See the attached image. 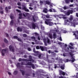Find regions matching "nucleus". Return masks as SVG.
<instances>
[{
	"label": "nucleus",
	"instance_id": "1",
	"mask_svg": "<svg viewBox=\"0 0 78 78\" xmlns=\"http://www.w3.org/2000/svg\"><path fill=\"white\" fill-rule=\"evenodd\" d=\"M58 27H57V28H55V30H51L50 32L47 33L46 34L50 38V39H52L53 38H54V39H55V38H56V33L55 32H56L57 33H58V32H59V33L62 32V33H66V31L64 30H63L61 31V30L60 29L59 30H58Z\"/></svg>",
	"mask_w": 78,
	"mask_h": 78
},
{
	"label": "nucleus",
	"instance_id": "2",
	"mask_svg": "<svg viewBox=\"0 0 78 78\" xmlns=\"http://www.w3.org/2000/svg\"><path fill=\"white\" fill-rule=\"evenodd\" d=\"M73 18V16L71 15L69 20H65V25H67L72 26V27H75V25H78V23H75V22L76 21L75 20L72 22Z\"/></svg>",
	"mask_w": 78,
	"mask_h": 78
},
{
	"label": "nucleus",
	"instance_id": "3",
	"mask_svg": "<svg viewBox=\"0 0 78 78\" xmlns=\"http://www.w3.org/2000/svg\"><path fill=\"white\" fill-rule=\"evenodd\" d=\"M50 1L51 0H49ZM40 4L41 5H42L44 3L45 5L47 4V5H49V7L50 8L53 7V5L55 6V4H54L53 3H51V2L49 1V0H43V1L40 0Z\"/></svg>",
	"mask_w": 78,
	"mask_h": 78
},
{
	"label": "nucleus",
	"instance_id": "4",
	"mask_svg": "<svg viewBox=\"0 0 78 78\" xmlns=\"http://www.w3.org/2000/svg\"><path fill=\"white\" fill-rule=\"evenodd\" d=\"M58 9H59L61 12H64L65 15L66 16H69L70 14H72L73 13V10H69L67 11H64L62 9H60L59 8H58Z\"/></svg>",
	"mask_w": 78,
	"mask_h": 78
},
{
	"label": "nucleus",
	"instance_id": "5",
	"mask_svg": "<svg viewBox=\"0 0 78 78\" xmlns=\"http://www.w3.org/2000/svg\"><path fill=\"white\" fill-rule=\"evenodd\" d=\"M70 55L71 56V60H69L68 59H66V61L64 60V61L65 62H69V61H71L72 62H74L75 61V56L73 55H72V53H70Z\"/></svg>",
	"mask_w": 78,
	"mask_h": 78
},
{
	"label": "nucleus",
	"instance_id": "6",
	"mask_svg": "<svg viewBox=\"0 0 78 78\" xmlns=\"http://www.w3.org/2000/svg\"><path fill=\"white\" fill-rule=\"evenodd\" d=\"M42 18H43L44 20H46V19H46L45 17L46 18H53V17H56V16L55 15H45L43 14H42Z\"/></svg>",
	"mask_w": 78,
	"mask_h": 78
},
{
	"label": "nucleus",
	"instance_id": "7",
	"mask_svg": "<svg viewBox=\"0 0 78 78\" xmlns=\"http://www.w3.org/2000/svg\"><path fill=\"white\" fill-rule=\"evenodd\" d=\"M52 20L51 19H46V20L45 21V23L46 25H48L49 26H53L54 25V23L53 22L49 21H51Z\"/></svg>",
	"mask_w": 78,
	"mask_h": 78
},
{
	"label": "nucleus",
	"instance_id": "8",
	"mask_svg": "<svg viewBox=\"0 0 78 78\" xmlns=\"http://www.w3.org/2000/svg\"><path fill=\"white\" fill-rule=\"evenodd\" d=\"M28 26L30 28H32V29H35V28L36 27L37 28H39L38 26L37 25V24H34L33 23H31V25H28Z\"/></svg>",
	"mask_w": 78,
	"mask_h": 78
},
{
	"label": "nucleus",
	"instance_id": "9",
	"mask_svg": "<svg viewBox=\"0 0 78 78\" xmlns=\"http://www.w3.org/2000/svg\"><path fill=\"white\" fill-rule=\"evenodd\" d=\"M55 18H56V20H58V18H60V19H61V18H63V19H67V17H65V15H63L62 14H60L58 15H56V16H55ZM57 17L58 19L57 18Z\"/></svg>",
	"mask_w": 78,
	"mask_h": 78
},
{
	"label": "nucleus",
	"instance_id": "10",
	"mask_svg": "<svg viewBox=\"0 0 78 78\" xmlns=\"http://www.w3.org/2000/svg\"><path fill=\"white\" fill-rule=\"evenodd\" d=\"M28 62L27 64H25V65H29V66H31L32 67V68L33 69H34V66L33 64H32L31 62Z\"/></svg>",
	"mask_w": 78,
	"mask_h": 78
},
{
	"label": "nucleus",
	"instance_id": "11",
	"mask_svg": "<svg viewBox=\"0 0 78 78\" xmlns=\"http://www.w3.org/2000/svg\"><path fill=\"white\" fill-rule=\"evenodd\" d=\"M74 0H64V1H65L66 3V4H69L70 2L73 3Z\"/></svg>",
	"mask_w": 78,
	"mask_h": 78
},
{
	"label": "nucleus",
	"instance_id": "12",
	"mask_svg": "<svg viewBox=\"0 0 78 78\" xmlns=\"http://www.w3.org/2000/svg\"><path fill=\"white\" fill-rule=\"evenodd\" d=\"M59 75H62L63 76H64L65 75H67V74H66V73L63 72L61 70H59Z\"/></svg>",
	"mask_w": 78,
	"mask_h": 78
},
{
	"label": "nucleus",
	"instance_id": "13",
	"mask_svg": "<svg viewBox=\"0 0 78 78\" xmlns=\"http://www.w3.org/2000/svg\"><path fill=\"white\" fill-rule=\"evenodd\" d=\"M6 50H7V49H3L1 51L2 56H4V55H5V54L6 51Z\"/></svg>",
	"mask_w": 78,
	"mask_h": 78
},
{
	"label": "nucleus",
	"instance_id": "14",
	"mask_svg": "<svg viewBox=\"0 0 78 78\" xmlns=\"http://www.w3.org/2000/svg\"><path fill=\"white\" fill-rule=\"evenodd\" d=\"M42 39H43V41L44 42L45 45L46 46L47 45V40L45 39V37H42Z\"/></svg>",
	"mask_w": 78,
	"mask_h": 78
},
{
	"label": "nucleus",
	"instance_id": "15",
	"mask_svg": "<svg viewBox=\"0 0 78 78\" xmlns=\"http://www.w3.org/2000/svg\"><path fill=\"white\" fill-rule=\"evenodd\" d=\"M33 3L34 4H33V3H30V4L29 5V6H36V5H35V4H36L37 3V2L35 1L34 2H33Z\"/></svg>",
	"mask_w": 78,
	"mask_h": 78
},
{
	"label": "nucleus",
	"instance_id": "16",
	"mask_svg": "<svg viewBox=\"0 0 78 78\" xmlns=\"http://www.w3.org/2000/svg\"><path fill=\"white\" fill-rule=\"evenodd\" d=\"M35 48H34L33 50V51L35 53H36V54H37V55H35V56H37V55H38V54H39V51H35Z\"/></svg>",
	"mask_w": 78,
	"mask_h": 78
},
{
	"label": "nucleus",
	"instance_id": "17",
	"mask_svg": "<svg viewBox=\"0 0 78 78\" xmlns=\"http://www.w3.org/2000/svg\"><path fill=\"white\" fill-rule=\"evenodd\" d=\"M9 48L10 50V51L13 52V51H14V49L12 47V46H10L9 47Z\"/></svg>",
	"mask_w": 78,
	"mask_h": 78
},
{
	"label": "nucleus",
	"instance_id": "18",
	"mask_svg": "<svg viewBox=\"0 0 78 78\" xmlns=\"http://www.w3.org/2000/svg\"><path fill=\"white\" fill-rule=\"evenodd\" d=\"M49 12H56V10L54 9H53L52 8H51L49 10Z\"/></svg>",
	"mask_w": 78,
	"mask_h": 78
},
{
	"label": "nucleus",
	"instance_id": "19",
	"mask_svg": "<svg viewBox=\"0 0 78 78\" xmlns=\"http://www.w3.org/2000/svg\"><path fill=\"white\" fill-rule=\"evenodd\" d=\"M14 39H17L18 41H21V39L18 38L17 37V36H15L13 37Z\"/></svg>",
	"mask_w": 78,
	"mask_h": 78
},
{
	"label": "nucleus",
	"instance_id": "20",
	"mask_svg": "<svg viewBox=\"0 0 78 78\" xmlns=\"http://www.w3.org/2000/svg\"><path fill=\"white\" fill-rule=\"evenodd\" d=\"M46 39L47 40V43L48 44H51V42L50 41V39H48V37H47L46 38Z\"/></svg>",
	"mask_w": 78,
	"mask_h": 78
},
{
	"label": "nucleus",
	"instance_id": "21",
	"mask_svg": "<svg viewBox=\"0 0 78 78\" xmlns=\"http://www.w3.org/2000/svg\"><path fill=\"white\" fill-rule=\"evenodd\" d=\"M44 60L45 61H48V62H53V61H51V62L50 61H49L48 59V56H47V58L46 59H44Z\"/></svg>",
	"mask_w": 78,
	"mask_h": 78
},
{
	"label": "nucleus",
	"instance_id": "22",
	"mask_svg": "<svg viewBox=\"0 0 78 78\" xmlns=\"http://www.w3.org/2000/svg\"><path fill=\"white\" fill-rule=\"evenodd\" d=\"M74 66L75 67H76V70H78V65L76 64H75Z\"/></svg>",
	"mask_w": 78,
	"mask_h": 78
},
{
	"label": "nucleus",
	"instance_id": "23",
	"mask_svg": "<svg viewBox=\"0 0 78 78\" xmlns=\"http://www.w3.org/2000/svg\"><path fill=\"white\" fill-rule=\"evenodd\" d=\"M65 67V66H64V64H63V65L61 66L60 68L62 69V70H64Z\"/></svg>",
	"mask_w": 78,
	"mask_h": 78
},
{
	"label": "nucleus",
	"instance_id": "24",
	"mask_svg": "<svg viewBox=\"0 0 78 78\" xmlns=\"http://www.w3.org/2000/svg\"><path fill=\"white\" fill-rule=\"evenodd\" d=\"M44 12V13H47V12H48V10H47V9L46 8H45L43 11Z\"/></svg>",
	"mask_w": 78,
	"mask_h": 78
},
{
	"label": "nucleus",
	"instance_id": "25",
	"mask_svg": "<svg viewBox=\"0 0 78 78\" xmlns=\"http://www.w3.org/2000/svg\"><path fill=\"white\" fill-rule=\"evenodd\" d=\"M23 9H24L25 11H27V12H28V11H29V10L27 9L25 7H23Z\"/></svg>",
	"mask_w": 78,
	"mask_h": 78
},
{
	"label": "nucleus",
	"instance_id": "26",
	"mask_svg": "<svg viewBox=\"0 0 78 78\" xmlns=\"http://www.w3.org/2000/svg\"><path fill=\"white\" fill-rule=\"evenodd\" d=\"M40 48L42 50V51H44V49L45 48H46L42 46H40Z\"/></svg>",
	"mask_w": 78,
	"mask_h": 78
},
{
	"label": "nucleus",
	"instance_id": "27",
	"mask_svg": "<svg viewBox=\"0 0 78 78\" xmlns=\"http://www.w3.org/2000/svg\"><path fill=\"white\" fill-rule=\"evenodd\" d=\"M23 16L24 17H26V16H28V13H24L23 14Z\"/></svg>",
	"mask_w": 78,
	"mask_h": 78
},
{
	"label": "nucleus",
	"instance_id": "28",
	"mask_svg": "<svg viewBox=\"0 0 78 78\" xmlns=\"http://www.w3.org/2000/svg\"><path fill=\"white\" fill-rule=\"evenodd\" d=\"M31 39L33 40L34 41H35V42H37V41L36 40V38H35V37H31Z\"/></svg>",
	"mask_w": 78,
	"mask_h": 78
},
{
	"label": "nucleus",
	"instance_id": "29",
	"mask_svg": "<svg viewBox=\"0 0 78 78\" xmlns=\"http://www.w3.org/2000/svg\"><path fill=\"white\" fill-rule=\"evenodd\" d=\"M63 9H64V10H66V9H69V7L67 6H65L63 7H62Z\"/></svg>",
	"mask_w": 78,
	"mask_h": 78
},
{
	"label": "nucleus",
	"instance_id": "30",
	"mask_svg": "<svg viewBox=\"0 0 78 78\" xmlns=\"http://www.w3.org/2000/svg\"><path fill=\"white\" fill-rule=\"evenodd\" d=\"M17 30L18 31H22V29H20L19 27H18L17 29Z\"/></svg>",
	"mask_w": 78,
	"mask_h": 78
},
{
	"label": "nucleus",
	"instance_id": "31",
	"mask_svg": "<svg viewBox=\"0 0 78 78\" xmlns=\"http://www.w3.org/2000/svg\"><path fill=\"white\" fill-rule=\"evenodd\" d=\"M69 54H67L66 53H64L63 54V56H68Z\"/></svg>",
	"mask_w": 78,
	"mask_h": 78
},
{
	"label": "nucleus",
	"instance_id": "32",
	"mask_svg": "<svg viewBox=\"0 0 78 78\" xmlns=\"http://www.w3.org/2000/svg\"><path fill=\"white\" fill-rule=\"evenodd\" d=\"M33 35L35 36H39V34H37V33H35L34 34H33Z\"/></svg>",
	"mask_w": 78,
	"mask_h": 78
},
{
	"label": "nucleus",
	"instance_id": "33",
	"mask_svg": "<svg viewBox=\"0 0 78 78\" xmlns=\"http://www.w3.org/2000/svg\"><path fill=\"white\" fill-rule=\"evenodd\" d=\"M22 13H20L19 14V16H20V17H19V19H22Z\"/></svg>",
	"mask_w": 78,
	"mask_h": 78
},
{
	"label": "nucleus",
	"instance_id": "34",
	"mask_svg": "<svg viewBox=\"0 0 78 78\" xmlns=\"http://www.w3.org/2000/svg\"><path fill=\"white\" fill-rule=\"evenodd\" d=\"M29 58H30V59L29 60H28L27 61H33V59H31V56H29Z\"/></svg>",
	"mask_w": 78,
	"mask_h": 78
},
{
	"label": "nucleus",
	"instance_id": "35",
	"mask_svg": "<svg viewBox=\"0 0 78 78\" xmlns=\"http://www.w3.org/2000/svg\"><path fill=\"white\" fill-rule=\"evenodd\" d=\"M58 39H59V40H60L61 41H62V38H61V36H60L59 37H58Z\"/></svg>",
	"mask_w": 78,
	"mask_h": 78
},
{
	"label": "nucleus",
	"instance_id": "36",
	"mask_svg": "<svg viewBox=\"0 0 78 78\" xmlns=\"http://www.w3.org/2000/svg\"><path fill=\"white\" fill-rule=\"evenodd\" d=\"M41 30H44V26H43L41 25Z\"/></svg>",
	"mask_w": 78,
	"mask_h": 78
},
{
	"label": "nucleus",
	"instance_id": "37",
	"mask_svg": "<svg viewBox=\"0 0 78 78\" xmlns=\"http://www.w3.org/2000/svg\"><path fill=\"white\" fill-rule=\"evenodd\" d=\"M33 21L34 22H35V21H36V20H35V19H36V17H35V16H33Z\"/></svg>",
	"mask_w": 78,
	"mask_h": 78
},
{
	"label": "nucleus",
	"instance_id": "38",
	"mask_svg": "<svg viewBox=\"0 0 78 78\" xmlns=\"http://www.w3.org/2000/svg\"><path fill=\"white\" fill-rule=\"evenodd\" d=\"M21 71L22 72V74L23 75H24L25 73V72L23 70H21Z\"/></svg>",
	"mask_w": 78,
	"mask_h": 78
},
{
	"label": "nucleus",
	"instance_id": "39",
	"mask_svg": "<svg viewBox=\"0 0 78 78\" xmlns=\"http://www.w3.org/2000/svg\"><path fill=\"white\" fill-rule=\"evenodd\" d=\"M13 21L12 20L11 22H10V25H13Z\"/></svg>",
	"mask_w": 78,
	"mask_h": 78
},
{
	"label": "nucleus",
	"instance_id": "40",
	"mask_svg": "<svg viewBox=\"0 0 78 78\" xmlns=\"http://www.w3.org/2000/svg\"><path fill=\"white\" fill-rule=\"evenodd\" d=\"M69 47L70 49H73V47H72L71 46L69 45Z\"/></svg>",
	"mask_w": 78,
	"mask_h": 78
},
{
	"label": "nucleus",
	"instance_id": "41",
	"mask_svg": "<svg viewBox=\"0 0 78 78\" xmlns=\"http://www.w3.org/2000/svg\"><path fill=\"white\" fill-rule=\"evenodd\" d=\"M4 42H6V43H7V42H8V40H6V39L5 38L4 39Z\"/></svg>",
	"mask_w": 78,
	"mask_h": 78
},
{
	"label": "nucleus",
	"instance_id": "42",
	"mask_svg": "<svg viewBox=\"0 0 78 78\" xmlns=\"http://www.w3.org/2000/svg\"><path fill=\"white\" fill-rule=\"evenodd\" d=\"M41 55L40 54V55H39V56H38L39 58L40 59H43L41 57Z\"/></svg>",
	"mask_w": 78,
	"mask_h": 78
},
{
	"label": "nucleus",
	"instance_id": "43",
	"mask_svg": "<svg viewBox=\"0 0 78 78\" xmlns=\"http://www.w3.org/2000/svg\"><path fill=\"white\" fill-rule=\"evenodd\" d=\"M36 48L37 50H38V49H39V46H37L36 47Z\"/></svg>",
	"mask_w": 78,
	"mask_h": 78
},
{
	"label": "nucleus",
	"instance_id": "44",
	"mask_svg": "<svg viewBox=\"0 0 78 78\" xmlns=\"http://www.w3.org/2000/svg\"><path fill=\"white\" fill-rule=\"evenodd\" d=\"M19 65H20V63H17V64L16 65V66H17V67H19Z\"/></svg>",
	"mask_w": 78,
	"mask_h": 78
},
{
	"label": "nucleus",
	"instance_id": "45",
	"mask_svg": "<svg viewBox=\"0 0 78 78\" xmlns=\"http://www.w3.org/2000/svg\"><path fill=\"white\" fill-rule=\"evenodd\" d=\"M10 18L11 19H13V18H14V17H13V16H10Z\"/></svg>",
	"mask_w": 78,
	"mask_h": 78
},
{
	"label": "nucleus",
	"instance_id": "46",
	"mask_svg": "<svg viewBox=\"0 0 78 78\" xmlns=\"http://www.w3.org/2000/svg\"><path fill=\"white\" fill-rule=\"evenodd\" d=\"M69 7H73V5L72 4V5H69Z\"/></svg>",
	"mask_w": 78,
	"mask_h": 78
},
{
	"label": "nucleus",
	"instance_id": "47",
	"mask_svg": "<svg viewBox=\"0 0 78 78\" xmlns=\"http://www.w3.org/2000/svg\"><path fill=\"white\" fill-rule=\"evenodd\" d=\"M16 11H17V12H21V11H20V10L18 9L16 10Z\"/></svg>",
	"mask_w": 78,
	"mask_h": 78
},
{
	"label": "nucleus",
	"instance_id": "48",
	"mask_svg": "<svg viewBox=\"0 0 78 78\" xmlns=\"http://www.w3.org/2000/svg\"><path fill=\"white\" fill-rule=\"evenodd\" d=\"M58 44H59V45H61V44H64V43H62L61 42H58Z\"/></svg>",
	"mask_w": 78,
	"mask_h": 78
},
{
	"label": "nucleus",
	"instance_id": "49",
	"mask_svg": "<svg viewBox=\"0 0 78 78\" xmlns=\"http://www.w3.org/2000/svg\"><path fill=\"white\" fill-rule=\"evenodd\" d=\"M69 45H71L72 46H73V44L72 43H69Z\"/></svg>",
	"mask_w": 78,
	"mask_h": 78
},
{
	"label": "nucleus",
	"instance_id": "50",
	"mask_svg": "<svg viewBox=\"0 0 78 78\" xmlns=\"http://www.w3.org/2000/svg\"><path fill=\"white\" fill-rule=\"evenodd\" d=\"M76 78H78V73H76Z\"/></svg>",
	"mask_w": 78,
	"mask_h": 78
},
{
	"label": "nucleus",
	"instance_id": "51",
	"mask_svg": "<svg viewBox=\"0 0 78 78\" xmlns=\"http://www.w3.org/2000/svg\"><path fill=\"white\" fill-rule=\"evenodd\" d=\"M23 36L24 37H27V35L26 34H23Z\"/></svg>",
	"mask_w": 78,
	"mask_h": 78
},
{
	"label": "nucleus",
	"instance_id": "52",
	"mask_svg": "<svg viewBox=\"0 0 78 78\" xmlns=\"http://www.w3.org/2000/svg\"><path fill=\"white\" fill-rule=\"evenodd\" d=\"M27 50H28V51H31V48H28Z\"/></svg>",
	"mask_w": 78,
	"mask_h": 78
},
{
	"label": "nucleus",
	"instance_id": "53",
	"mask_svg": "<svg viewBox=\"0 0 78 78\" xmlns=\"http://www.w3.org/2000/svg\"><path fill=\"white\" fill-rule=\"evenodd\" d=\"M56 67H57V66H56V65L55 64L54 65V68L55 69H56Z\"/></svg>",
	"mask_w": 78,
	"mask_h": 78
},
{
	"label": "nucleus",
	"instance_id": "54",
	"mask_svg": "<svg viewBox=\"0 0 78 78\" xmlns=\"http://www.w3.org/2000/svg\"><path fill=\"white\" fill-rule=\"evenodd\" d=\"M17 4H18V5L19 6H20V5H21L20 3L18 2Z\"/></svg>",
	"mask_w": 78,
	"mask_h": 78
},
{
	"label": "nucleus",
	"instance_id": "55",
	"mask_svg": "<svg viewBox=\"0 0 78 78\" xmlns=\"http://www.w3.org/2000/svg\"><path fill=\"white\" fill-rule=\"evenodd\" d=\"M17 73V71H14V74H16V73Z\"/></svg>",
	"mask_w": 78,
	"mask_h": 78
},
{
	"label": "nucleus",
	"instance_id": "56",
	"mask_svg": "<svg viewBox=\"0 0 78 78\" xmlns=\"http://www.w3.org/2000/svg\"><path fill=\"white\" fill-rule=\"evenodd\" d=\"M5 11H8V7L5 8Z\"/></svg>",
	"mask_w": 78,
	"mask_h": 78
},
{
	"label": "nucleus",
	"instance_id": "57",
	"mask_svg": "<svg viewBox=\"0 0 78 78\" xmlns=\"http://www.w3.org/2000/svg\"><path fill=\"white\" fill-rule=\"evenodd\" d=\"M29 9H30L31 10H32V9H33V8L30 7L29 8Z\"/></svg>",
	"mask_w": 78,
	"mask_h": 78
},
{
	"label": "nucleus",
	"instance_id": "58",
	"mask_svg": "<svg viewBox=\"0 0 78 78\" xmlns=\"http://www.w3.org/2000/svg\"><path fill=\"white\" fill-rule=\"evenodd\" d=\"M66 47H64V48H62L63 50H66Z\"/></svg>",
	"mask_w": 78,
	"mask_h": 78
},
{
	"label": "nucleus",
	"instance_id": "59",
	"mask_svg": "<svg viewBox=\"0 0 78 78\" xmlns=\"http://www.w3.org/2000/svg\"><path fill=\"white\" fill-rule=\"evenodd\" d=\"M0 13L1 14H3V11H1L0 12Z\"/></svg>",
	"mask_w": 78,
	"mask_h": 78
},
{
	"label": "nucleus",
	"instance_id": "60",
	"mask_svg": "<svg viewBox=\"0 0 78 78\" xmlns=\"http://www.w3.org/2000/svg\"><path fill=\"white\" fill-rule=\"evenodd\" d=\"M53 76H54L55 78H57L56 77V76H55V75H53Z\"/></svg>",
	"mask_w": 78,
	"mask_h": 78
},
{
	"label": "nucleus",
	"instance_id": "61",
	"mask_svg": "<svg viewBox=\"0 0 78 78\" xmlns=\"http://www.w3.org/2000/svg\"><path fill=\"white\" fill-rule=\"evenodd\" d=\"M59 78H64V77L63 76H61V77H59Z\"/></svg>",
	"mask_w": 78,
	"mask_h": 78
},
{
	"label": "nucleus",
	"instance_id": "62",
	"mask_svg": "<svg viewBox=\"0 0 78 78\" xmlns=\"http://www.w3.org/2000/svg\"><path fill=\"white\" fill-rule=\"evenodd\" d=\"M21 60H22V59L20 58L19 59V61H20Z\"/></svg>",
	"mask_w": 78,
	"mask_h": 78
},
{
	"label": "nucleus",
	"instance_id": "63",
	"mask_svg": "<svg viewBox=\"0 0 78 78\" xmlns=\"http://www.w3.org/2000/svg\"><path fill=\"white\" fill-rule=\"evenodd\" d=\"M8 8H9V9H11V6H9L8 7Z\"/></svg>",
	"mask_w": 78,
	"mask_h": 78
},
{
	"label": "nucleus",
	"instance_id": "64",
	"mask_svg": "<svg viewBox=\"0 0 78 78\" xmlns=\"http://www.w3.org/2000/svg\"><path fill=\"white\" fill-rule=\"evenodd\" d=\"M8 74H9V75H11V73H10L9 72Z\"/></svg>",
	"mask_w": 78,
	"mask_h": 78
}]
</instances>
